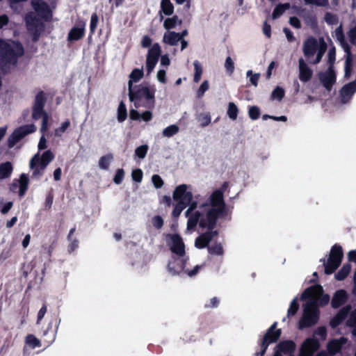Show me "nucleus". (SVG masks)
<instances>
[{
    "instance_id": "f257e3e1",
    "label": "nucleus",
    "mask_w": 356,
    "mask_h": 356,
    "mask_svg": "<svg viewBox=\"0 0 356 356\" xmlns=\"http://www.w3.org/2000/svg\"><path fill=\"white\" fill-rule=\"evenodd\" d=\"M24 54V48L19 41L0 38V70L3 73H9L17 67Z\"/></svg>"
},
{
    "instance_id": "f03ea898",
    "label": "nucleus",
    "mask_w": 356,
    "mask_h": 356,
    "mask_svg": "<svg viewBox=\"0 0 356 356\" xmlns=\"http://www.w3.org/2000/svg\"><path fill=\"white\" fill-rule=\"evenodd\" d=\"M129 98L133 102L134 106L138 108L143 106L148 109H152L155 106L156 87L148 83H142L135 85L134 87L128 88Z\"/></svg>"
},
{
    "instance_id": "7ed1b4c3",
    "label": "nucleus",
    "mask_w": 356,
    "mask_h": 356,
    "mask_svg": "<svg viewBox=\"0 0 356 356\" xmlns=\"http://www.w3.org/2000/svg\"><path fill=\"white\" fill-rule=\"evenodd\" d=\"M202 216H207L209 221L222 218L227 214V209L221 191H214L209 198L199 207Z\"/></svg>"
},
{
    "instance_id": "20e7f679",
    "label": "nucleus",
    "mask_w": 356,
    "mask_h": 356,
    "mask_svg": "<svg viewBox=\"0 0 356 356\" xmlns=\"http://www.w3.org/2000/svg\"><path fill=\"white\" fill-rule=\"evenodd\" d=\"M218 220V219H215L214 221H209L207 216H202L199 211H197L188 220L187 229L193 230L198 224L199 227L202 229H207L205 233L211 241L215 236L218 235V231L214 230V228L216 227Z\"/></svg>"
},
{
    "instance_id": "39448f33",
    "label": "nucleus",
    "mask_w": 356,
    "mask_h": 356,
    "mask_svg": "<svg viewBox=\"0 0 356 356\" xmlns=\"http://www.w3.org/2000/svg\"><path fill=\"white\" fill-rule=\"evenodd\" d=\"M188 188L186 184H180L175 188L173 192V199L177 201L172 212L174 218H178L193 199V193L191 191H187Z\"/></svg>"
},
{
    "instance_id": "423d86ee",
    "label": "nucleus",
    "mask_w": 356,
    "mask_h": 356,
    "mask_svg": "<svg viewBox=\"0 0 356 356\" xmlns=\"http://www.w3.org/2000/svg\"><path fill=\"white\" fill-rule=\"evenodd\" d=\"M343 257V251L342 247L339 244H334L330 250V253L327 261L325 259H321L323 262L325 273L326 275L332 274L341 265Z\"/></svg>"
},
{
    "instance_id": "0eeeda50",
    "label": "nucleus",
    "mask_w": 356,
    "mask_h": 356,
    "mask_svg": "<svg viewBox=\"0 0 356 356\" xmlns=\"http://www.w3.org/2000/svg\"><path fill=\"white\" fill-rule=\"evenodd\" d=\"M319 313L315 302H307L304 308L302 316L299 321L298 328L303 330L314 325L319 319Z\"/></svg>"
},
{
    "instance_id": "6e6552de",
    "label": "nucleus",
    "mask_w": 356,
    "mask_h": 356,
    "mask_svg": "<svg viewBox=\"0 0 356 356\" xmlns=\"http://www.w3.org/2000/svg\"><path fill=\"white\" fill-rule=\"evenodd\" d=\"M277 322H274L271 326L267 330L266 334L263 337L259 343L261 350L255 353L256 356H263L266 352L268 346L270 343H275L278 341L282 334L281 329H277Z\"/></svg>"
},
{
    "instance_id": "1a4fd4ad",
    "label": "nucleus",
    "mask_w": 356,
    "mask_h": 356,
    "mask_svg": "<svg viewBox=\"0 0 356 356\" xmlns=\"http://www.w3.org/2000/svg\"><path fill=\"white\" fill-rule=\"evenodd\" d=\"M301 299H316L317 302L316 305L323 307L328 304L330 301V296L327 293H323V289L319 284L312 285L307 288L301 296Z\"/></svg>"
},
{
    "instance_id": "9d476101",
    "label": "nucleus",
    "mask_w": 356,
    "mask_h": 356,
    "mask_svg": "<svg viewBox=\"0 0 356 356\" xmlns=\"http://www.w3.org/2000/svg\"><path fill=\"white\" fill-rule=\"evenodd\" d=\"M36 127L34 124H26L17 128L8 140V146L10 148L13 147L19 141H20L26 135L35 132Z\"/></svg>"
},
{
    "instance_id": "9b49d317",
    "label": "nucleus",
    "mask_w": 356,
    "mask_h": 356,
    "mask_svg": "<svg viewBox=\"0 0 356 356\" xmlns=\"http://www.w3.org/2000/svg\"><path fill=\"white\" fill-rule=\"evenodd\" d=\"M166 241L172 253L179 257H183L185 255V245L179 234H168L166 235Z\"/></svg>"
},
{
    "instance_id": "f8f14e48",
    "label": "nucleus",
    "mask_w": 356,
    "mask_h": 356,
    "mask_svg": "<svg viewBox=\"0 0 356 356\" xmlns=\"http://www.w3.org/2000/svg\"><path fill=\"white\" fill-rule=\"evenodd\" d=\"M46 102V94L42 90L39 91L35 97L32 106V118L33 120L40 119L42 114L47 113L44 110Z\"/></svg>"
},
{
    "instance_id": "ddd939ff",
    "label": "nucleus",
    "mask_w": 356,
    "mask_h": 356,
    "mask_svg": "<svg viewBox=\"0 0 356 356\" xmlns=\"http://www.w3.org/2000/svg\"><path fill=\"white\" fill-rule=\"evenodd\" d=\"M161 49L158 43H155L149 49L146 58V70L147 74H150L154 69L159 58L161 56Z\"/></svg>"
},
{
    "instance_id": "4468645a",
    "label": "nucleus",
    "mask_w": 356,
    "mask_h": 356,
    "mask_svg": "<svg viewBox=\"0 0 356 356\" xmlns=\"http://www.w3.org/2000/svg\"><path fill=\"white\" fill-rule=\"evenodd\" d=\"M318 79L325 88L330 91L337 80V75L334 68L328 66L325 72H321L318 74Z\"/></svg>"
},
{
    "instance_id": "2eb2a0df",
    "label": "nucleus",
    "mask_w": 356,
    "mask_h": 356,
    "mask_svg": "<svg viewBox=\"0 0 356 356\" xmlns=\"http://www.w3.org/2000/svg\"><path fill=\"white\" fill-rule=\"evenodd\" d=\"M29 179L28 176L22 173L19 179H14L10 184L9 189L13 193H16L19 188L18 194L20 197L24 196L29 188Z\"/></svg>"
},
{
    "instance_id": "dca6fc26",
    "label": "nucleus",
    "mask_w": 356,
    "mask_h": 356,
    "mask_svg": "<svg viewBox=\"0 0 356 356\" xmlns=\"http://www.w3.org/2000/svg\"><path fill=\"white\" fill-rule=\"evenodd\" d=\"M320 348V343L317 339L307 338L302 343L300 348V356H312Z\"/></svg>"
},
{
    "instance_id": "f3484780",
    "label": "nucleus",
    "mask_w": 356,
    "mask_h": 356,
    "mask_svg": "<svg viewBox=\"0 0 356 356\" xmlns=\"http://www.w3.org/2000/svg\"><path fill=\"white\" fill-rule=\"evenodd\" d=\"M31 3L35 11L41 18L48 20L51 17V10L46 1L43 0H32Z\"/></svg>"
},
{
    "instance_id": "a211bd4d",
    "label": "nucleus",
    "mask_w": 356,
    "mask_h": 356,
    "mask_svg": "<svg viewBox=\"0 0 356 356\" xmlns=\"http://www.w3.org/2000/svg\"><path fill=\"white\" fill-rule=\"evenodd\" d=\"M188 259V258L180 259L172 257L167 266L168 272L172 275H179L180 273L184 270Z\"/></svg>"
},
{
    "instance_id": "6ab92c4d",
    "label": "nucleus",
    "mask_w": 356,
    "mask_h": 356,
    "mask_svg": "<svg viewBox=\"0 0 356 356\" xmlns=\"http://www.w3.org/2000/svg\"><path fill=\"white\" fill-rule=\"evenodd\" d=\"M356 92V79L345 84L339 90V98L342 104L350 102L353 95Z\"/></svg>"
},
{
    "instance_id": "aec40b11",
    "label": "nucleus",
    "mask_w": 356,
    "mask_h": 356,
    "mask_svg": "<svg viewBox=\"0 0 356 356\" xmlns=\"http://www.w3.org/2000/svg\"><path fill=\"white\" fill-rule=\"evenodd\" d=\"M86 23L81 20L76 23L69 31L67 41L70 42L77 41L83 38L86 33Z\"/></svg>"
},
{
    "instance_id": "412c9836",
    "label": "nucleus",
    "mask_w": 356,
    "mask_h": 356,
    "mask_svg": "<svg viewBox=\"0 0 356 356\" xmlns=\"http://www.w3.org/2000/svg\"><path fill=\"white\" fill-rule=\"evenodd\" d=\"M25 19L27 29L33 35V41L36 42L39 39L40 35L39 20L35 16L31 15H27Z\"/></svg>"
},
{
    "instance_id": "4be33fe9",
    "label": "nucleus",
    "mask_w": 356,
    "mask_h": 356,
    "mask_svg": "<svg viewBox=\"0 0 356 356\" xmlns=\"http://www.w3.org/2000/svg\"><path fill=\"white\" fill-rule=\"evenodd\" d=\"M318 49V43L314 37L310 36L305 40L302 50L304 55L307 58L309 59V58L314 56Z\"/></svg>"
},
{
    "instance_id": "5701e85b",
    "label": "nucleus",
    "mask_w": 356,
    "mask_h": 356,
    "mask_svg": "<svg viewBox=\"0 0 356 356\" xmlns=\"http://www.w3.org/2000/svg\"><path fill=\"white\" fill-rule=\"evenodd\" d=\"M299 64V79L304 83L311 80L313 75V70L307 65L302 58L298 60Z\"/></svg>"
},
{
    "instance_id": "b1692460",
    "label": "nucleus",
    "mask_w": 356,
    "mask_h": 356,
    "mask_svg": "<svg viewBox=\"0 0 356 356\" xmlns=\"http://www.w3.org/2000/svg\"><path fill=\"white\" fill-rule=\"evenodd\" d=\"M348 300V294L343 289L337 291L332 299L331 305L333 308L337 309L345 304Z\"/></svg>"
},
{
    "instance_id": "393cba45",
    "label": "nucleus",
    "mask_w": 356,
    "mask_h": 356,
    "mask_svg": "<svg viewBox=\"0 0 356 356\" xmlns=\"http://www.w3.org/2000/svg\"><path fill=\"white\" fill-rule=\"evenodd\" d=\"M160 10L159 15L160 19L162 20L163 19V16L162 14L170 16L174 13V5L170 1V0H161L160 3Z\"/></svg>"
},
{
    "instance_id": "a878e982",
    "label": "nucleus",
    "mask_w": 356,
    "mask_h": 356,
    "mask_svg": "<svg viewBox=\"0 0 356 356\" xmlns=\"http://www.w3.org/2000/svg\"><path fill=\"white\" fill-rule=\"evenodd\" d=\"M181 40V35H179V33L175 31H169L164 34L163 41L164 43L170 44L171 46H175Z\"/></svg>"
},
{
    "instance_id": "bb28decb",
    "label": "nucleus",
    "mask_w": 356,
    "mask_h": 356,
    "mask_svg": "<svg viewBox=\"0 0 356 356\" xmlns=\"http://www.w3.org/2000/svg\"><path fill=\"white\" fill-rule=\"evenodd\" d=\"M13 171V166L10 161L0 163V180L9 178Z\"/></svg>"
},
{
    "instance_id": "cd10ccee",
    "label": "nucleus",
    "mask_w": 356,
    "mask_h": 356,
    "mask_svg": "<svg viewBox=\"0 0 356 356\" xmlns=\"http://www.w3.org/2000/svg\"><path fill=\"white\" fill-rule=\"evenodd\" d=\"M144 72L143 69L135 68L130 73L129 77V80L128 82V88L134 87V83L138 82L143 76Z\"/></svg>"
},
{
    "instance_id": "c85d7f7f",
    "label": "nucleus",
    "mask_w": 356,
    "mask_h": 356,
    "mask_svg": "<svg viewBox=\"0 0 356 356\" xmlns=\"http://www.w3.org/2000/svg\"><path fill=\"white\" fill-rule=\"evenodd\" d=\"M277 348L279 351L284 354H291L294 351L296 348V344L291 340H286L280 341L277 345Z\"/></svg>"
},
{
    "instance_id": "c756f323",
    "label": "nucleus",
    "mask_w": 356,
    "mask_h": 356,
    "mask_svg": "<svg viewBox=\"0 0 356 356\" xmlns=\"http://www.w3.org/2000/svg\"><path fill=\"white\" fill-rule=\"evenodd\" d=\"M210 242L209 236L204 232L195 238V246L198 249L208 248Z\"/></svg>"
},
{
    "instance_id": "7c9ffc66",
    "label": "nucleus",
    "mask_w": 356,
    "mask_h": 356,
    "mask_svg": "<svg viewBox=\"0 0 356 356\" xmlns=\"http://www.w3.org/2000/svg\"><path fill=\"white\" fill-rule=\"evenodd\" d=\"M342 347V343L337 339H332L330 341L327 345V349L328 353L331 355H334L339 353Z\"/></svg>"
},
{
    "instance_id": "2f4dec72",
    "label": "nucleus",
    "mask_w": 356,
    "mask_h": 356,
    "mask_svg": "<svg viewBox=\"0 0 356 356\" xmlns=\"http://www.w3.org/2000/svg\"><path fill=\"white\" fill-rule=\"evenodd\" d=\"M54 159V155L50 150H47L44 152L41 156L40 161V168L42 170H44L47 165L53 161Z\"/></svg>"
},
{
    "instance_id": "473e14b6",
    "label": "nucleus",
    "mask_w": 356,
    "mask_h": 356,
    "mask_svg": "<svg viewBox=\"0 0 356 356\" xmlns=\"http://www.w3.org/2000/svg\"><path fill=\"white\" fill-rule=\"evenodd\" d=\"M290 8L289 3H278L274 8L272 17L273 19H277L280 17L283 13L288 9Z\"/></svg>"
},
{
    "instance_id": "72a5a7b5",
    "label": "nucleus",
    "mask_w": 356,
    "mask_h": 356,
    "mask_svg": "<svg viewBox=\"0 0 356 356\" xmlns=\"http://www.w3.org/2000/svg\"><path fill=\"white\" fill-rule=\"evenodd\" d=\"M327 49V44L324 41L323 38L320 39V46H318V49H317V54L315 60L312 63L313 65H316L319 63L322 59L323 54H325Z\"/></svg>"
},
{
    "instance_id": "f704fd0d",
    "label": "nucleus",
    "mask_w": 356,
    "mask_h": 356,
    "mask_svg": "<svg viewBox=\"0 0 356 356\" xmlns=\"http://www.w3.org/2000/svg\"><path fill=\"white\" fill-rule=\"evenodd\" d=\"M178 22L179 24H181V20L179 19L177 15H174L172 17H168L164 20L163 27L166 30H170L172 29H174L177 26Z\"/></svg>"
},
{
    "instance_id": "c9c22d12",
    "label": "nucleus",
    "mask_w": 356,
    "mask_h": 356,
    "mask_svg": "<svg viewBox=\"0 0 356 356\" xmlns=\"http://www.w3.org/2000/svg\"><path fill=\"white\" fill-rule=\"evenodd\" d=\"M351 269L350 264H344L342 268L335 274V279L338 281H342L348 275Z\"/></svg>"
},
{
    "instance_id": "e433bc0d",
    "label": "nucleus",
    "mask_w": 356,
    "mask_h": 356,
    "mask_svg": "<svg viewBox=\"0 0 356 356\" xmlns=\"http://www.w3.org/2000/svg\"><path fill=\"white\" fill-rule=\"evenodd\" d=\"M127 118V111L125 104L120 102L118 108V120L119 122H124Z\"/></svg>"
},
{
    "instance_id": "4c0bfd02",
    "label": "nucleus",
    "mask_w": 356,
    "mask_h": 356,
    "mask_svg": "<svg viewBox=\"0 0 356 356\" xmlns=\"http://www.w3.org/2000/svg\"><path fill=\"white\" fill-rule=\"evenodd\" d=\"M26 343L32 349L41 346L40 341L33 334H29L26 337Z\"/></svg>"
},
{
    "instance_id": "58836bf2",
    "label": "nucleus",
    "mask_w": 356,
    "mask_h": 356,
    "mask_svg": "<svg viewBox=\"0 0 356 356\" xmlns=\"http://www.w3.org/2000/svg\"><path fill=\"white\" fill-rule=\"evenodd\" d=\"M98 23H99V17L96 13H93L90 17V35L88 36V40H90L92 38V36L95 33V30L97 27Z\"/></svg>"
},
{
    "instance_id": "ea45409f",
    "label": "nucleus",
    "mask_w": 356,
    "mask_h": 356,
    "mask_svg": "<svg viewBox=\"0 0 356 356\" xmlns=\"http://www.w3.org/2000/svg\"><path fill=\"white\" fill-rule=\"evenodd\" d=\"M208 252L213 255L222 256L224 254L222 245L220 243H215L208 247Z\"/></svg>"
},
{
    "instance_id": "a19ab883",
    "label": "nucleus",
    "mask_w": 356,
    "mask_h": 356,
    "mask_svg": "<svg viewBox=\"0 0 356 356\" xmlns=\"http://www.w3.org/2000/svg\"><path fill=\"white\" fill-rule=\"evenodd\" d=\"M193 65H194V68H195L193 81L195 83H198L201 79V76H202V74L203 72V69H202V67L200 63L198 60H195L193 62Z\"/></svg>"
},
{
    "instance_id": "79ce46f5",
    "label": "nucleus",
    "mask_w": 356,
    "mask_h": 356,
    "mask_svg": "<svg viewBox=\"0 0 356 356\" xmlns=\"http://www.w3.org/2000/svg\"><path fill=\"white\" fill-rule=\"evenodd\" d=\"M227 113L229 118L232 120H235L237 118L238 108L234 102H229L228 104Z\"/></svg>"
},
{
    "instance_id": "37998d69",
    "label": "nucleus",
    "mask_w": 356,
    "mask_h": 356,
    "mask_svg": "<svg viewBox=\"0 0 356 356\" xmlns=\"http://www.w3.org/2000/svg\"><path fill=\"white\" fill-rule=\"evenodd\" d=\"M113 159V155L108 154L102 156L99 160V166L103 170H107L109 168L110 162Z\"/></svg>"
},
{
    "instance_id": "c03bdc74",
    "label": "nucleus",
    "mask_w": 356,
    "mask_h": 356,
    "mask_svg": "<svg viewBox=\"0 0 356 356\" xmlns=\"http://www.w3.org/2000/svg\"><path fill=\"white\" fill-rule=\"evenodd\" d=\"M179 128L177 124H171L163 130V136L165 137H172L179 132Z\"/></svg>"
},
{
    "instance_id": "a18cd8bd",
    "label": "nucleus",
    "mask_w": 356,
    "mask_h": 356,
    "mask_svg": "<svg viewBox=\"0 0 356 356\" xmlns=\"http://www.w3.org/2000/svg\"><path fill=\"white\" fill-rule=\"evenodd\" d=\"M353 60H345L344 64V78L348 79L350 78L353 72Z\"/></svg>"
},
{
    "instance_id": "49530a36",
    "label": "nucleus",
    "mask_w": 356,
    "mask_h": 356,
    "mask_svg": "<svg viewBox=\"0 0 356 356\" xmlns=\"http://www.w3.org/2000/svg\"><path fill=\"white\" fill-rule=\"evenodd\" d=\"M299 309V304L298 302L297 298H294L289 306V308L287 312V317L290 318L293 316Z\"/></svg>"
},
{
    "instance_id": "de8ad7c7",
    "label": "nucleus",
    "mask_w": 356,
    "mask_h": 356,
    "mask_svg": "<svg viewBox=\"0 0 356 356\" xmlns=\"http://www.w3.org/2000/svg\"><path fill=\"white\" fill-rule=\"evenodd\" d=\"M284 90L280 86H277L271 93V99L281 101L284 97Z\"/></svg>"
},
{
    "instance_id": "09e8293b",
    "label": "nucleus",
    "mask_w": 356,
    "mask_h": 356,
    "mask_svg": "<svg viewBox=\"0 0 356 356\" xmlns=\"http://www.w3.org/2000/svg\"><path fill=\"white\" fill-rule=\"evenodd\" d=\"M248 115L251 120H257L261 115L260 108L257 106H249Z\"/></svg>"
},
{
    "instance_id": "8fccbe9b",
    "label": "nucleus",
    "mask_w": 356,
    "mask_h": 356,
    "mask_svg": "<svg viewBox=\"0 0 356 356\" xmlns=\"http://www.w3.org/2000/svg\"><path fill=\"white\" fill-rule=\"evenodd\" d=\"M339 42L341 43L342 48L343 49V51L346 53V56H345L346 59L345 60H353V55L351 51V48H350V45L347 43L346 40H341Z\"/></svg>"
},
{
    "instance_id": "3c124183",
    "label": "nucleus",
    "mask_w": 356,
    "mask_h": 356,
    "mask_svg": "<svg viewBox=\"0 0 356 356\" xmlns=\"http://www.w3.org/2000/svg\"><path fill=\"white\" fill-rule=\"evenodd\" d=\"M148 146L147 145H140L135 149V155L139 159H144L148 151Z\"/></svg>"
},
{
    "instance_id": "603ef678",
    "label": "nucleus",
    "mask_w": 356,
    "mask_h": 356,
    "mask_svg": "<svg viewBox=\"0 0 356 356\" xmlns=\"http://www.w3.org/2000/svg\"><path fill=\"white\" fill-rule=\"evenodd\" d=\"M209 88V83L207 80L204 81L196 92V96L197 98H201L204 96V92L208 90Z\"/></svg>"
},
{
    "instance_id": "864d4df0",
    "label": "nucleus",
    "mask_w": 356,
    "mask_h": 356,
    "mask_svg": "<svg viewBox=\"0 0 356 356\" xmlns=\"http://www.w3.org/2000/svg\"><path fill=\"white\" fill-rule=\"evenodd\" d=\"M327 57V63L329 66H332V68H334V64L336 60V49L334 47L330 48Z\"/></svg>"
},
{
    "instance_id": "5fc2aeb1",
    "label": "nucleus",
    "mask_w": 356,
    "mask_h": 356,
    "mask_svg": "<svg viewBox=\"0 0 356 356\" xmlns=\"http://www.w3.org/2000/svg\"><path fill=\"white\" fill-rule=\"evenodd\" d=\"M70 126V120H66L63 122L60 127L55 130V135L56 136H60L62 134H63Z\"/></svg>"
},
{
    "instance_id": "6e6d98bb",
    "label": "nucleus",
    "mask_w": 356,
    "mask_h": 356,
    "mask_svg": "<svg viewBox=\"0 0 356 356\" xmlns=\"http://www.w3.org/2000/svg\"><path fill=\"white\" fill-rule=\"evenodd\" d=\"M124 177V170L122 168H119L116 170L115 175L113 177V182L115 184H120Z\"/></svg>"
},
{
    "instance_id": "4d7b16f0",
    "label": "nucleus",
    "mask_w": 356,
    "mask_h": 356,
    "mask_svg": "<svg viewBox=\"0 0 356 356\" xmlns=\"http://www.w3.org/2000/svg\"><path fill=\"white\" fill-rule=\"evenodd\" d=\"M324 19H325V21L328 24H330V25L337 24L339 22L338 17H337V15H335L331 13H329V12L325 13Z\"/></svg>"
},
{
    "instance_id": "13d9d810",
    "label": "nucleus",
    "mask_w": 356,
    "mask_h": 356,
    "mask_svg": "<svg viewBox=\"0 0 356 356\" xmlns=\"http://www.w3.org/2000/svg\"><path fill=\"white\" fill-rule=\"evenodd\" d=\"M247 76H250V81L254 86H257L260 77L259 73L253 74L252 70H248L246 73Z\"/></svg>"
},
{
    "instance_id": "bf43d9fd",
    "label": "nucleus",
    "mask_w": 356,
    "mask_h": 356,
    "mask_svg": "<svg viewBox=\"0 0 356 356\" xmlns=\"http://www.w3.org/2000/svg\"><path fill=\"white\" fill-rule=\"evenodd\" d=\"M143 172L141 169H135L131 172V177L136 182L140 183L142 181Z\"/></svg>"
},
{
    "instance_id": "052dcab7",
    "label": "nucleus",
    "mask_w": 356,
    "mask_h": 356,
    "mask_svg": "<svg viewBox=\"0 0 356 356\" xmlns=\"http://www.w3.org/2000/svg\"><path fill=\"white\" fill-rule=\"evenodd\" d=\"M199 121L200 125L204 127L211 123V115L209 113H202L200 115Z\"/></svg>"
},
{
    "instance_id": "680f3d73",
    "label": "nucleus",
    "mask_w": 356,
    "mask_h": 356,
    "mask_svg": "<svg viewBox=\"0 0 356 356\" xmlns=\"http://www.w3.org/2000/svg\"><path fill=\"white\" fill-rule=\"evenodd\" d=\"M152 222L153 226L157 229H160L163 226V219L161 216H155L152 219Z\"/></svg>"
},
{
    "instance_id": "e2e57ef3",
    "label": "nucleus",
    "mask_w": 356,
    "mask_h": 356,
    "mask_svg": "<svg viewBox=\"0 0 356 356\" xmlns=\"http://www.w3.org/2000/svg\"><path fill=\"white\" fill-rule=\"evenodd\" d=\"M225 67L226 69V71L229 74H232L234 71V63L232 60V58L230 56L227 57L225 63Z\"/></svg>"
},
{
    "instance_id": "0e129e2a",
    "label": "nucleus",
    "mask_w": 356,
    "mask_h": 356,
    "mask_svg": "<svg viewBox=\"0 0 356 356\" xmlns=\"http://www.w3.org/2000/svg\"><path fill=\"white\" fill-rule=\"evenodd\" d=\"M152 181L156 188H161L164 184L163 179L159 175H154L152 177Z\"/></svg>"
},
{
    "instance_id": "69168bd1",
    "label": "nucleus",
    "mask_w": 356,
    "mask_h": 356,
    "mask_svg": "<svg viewBox=\"0 0 356 356\" xmlns=\"http://www.w3.org/2000/svg\"><path fill=\"white\" fill-rule=\"evenodd\" d=\"M350 307H346L341 308L336 316L343 322L348 315Z\"/></svg>"
},
{
    "instance_id": "338daca9",
    "label": "nucleus",
    "mask_w": 356,
    "mask_h": 356,
    "mask_svg": "<svg viewBox=\"0 0 356 356\" xmlns=\"http://www.w3.org/2000/svg\"><path fill=\"white\" fill-rule=\"evenodd\" d=\"M40 161L41 158H40L38 154H35L30 161V168H34L38 166L40 168Z\"/></svg>"
},
{
    "instance_id": "774afa93",
    "label": "nucleus",
    "mask_w": 356,
    "mask_h": 356,
    "mask_svg": "<svg viewBox=\"0 0 356 356\" xmlns=\"http://www.w3.org/2000/svg\"><path fill=\"white\" fill-rule=\"evenodd\" d=\"M350 42L355 45L356 44V26L352 28L348 33Z\"/></svg>"
}]
</instances>
